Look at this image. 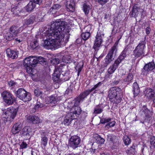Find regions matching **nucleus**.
Returning a JSON list of instances; mask_svg holds the SVG:
<instances>
[{"mask_svg": "<svg viewBox=\"0 0 155 155\" xmlns=\"http://www.w3.org/2000/svg\"><path fill=\"white\" fill-rule=\"evenodd\" d=\"M66 25V23L64 21H56L54 22L50 29L46 31V36L55 40L59 46L64 45L68 41V40L64 41V30Z\"/></svg>", "mask_w": 155, "mask_h": 155, "instance_id": "1", "label": "nucleus"}, {"mask_svg": "<svg viewBox=\"0 0 155 155\" xmlns=\"http://www.w3.org/2000/svg\"><path fill=\"white\" fill-rule=\"evenodd\" d=\"M37 57L35 56H30L25 59L24 65L26 68V71L29 73L32 74V67L35 66L37 64Z\"/></svg>", "mask_w": 155, "mask_h": 155, "instance_id": "2", "label": "nucleus"}, {"mask_svg": "<svg viewBox=\"0 0 155 155\" xmlns=\"http://www.w3.org/2000/svg\"><path fill=\"white\" fill-rule=\"evenodd\" d=\"M121 92L120 88L114 87L110 88L109 91L108 97L110 99H114V101L117 103L120 102V98L118 97V95Z\"/></svg>", "mask_w": 155, "mask_h": 155, "instance_id": "3", "label": "nucleus"}, {"mask_svg": "<svg viewBox=\"0 0 155 155\" xmlns=\"http://www.w3.org/2000/svg\"><path fill=\"white\" fill-rule=\"evenodd\" d=\"M16 109L14 108L13 107H10L8 108L6 111L3 112L2 117L5 118L6 120H8L9 117V120H11V119H13L17 113Z\"/></svg>", "mask_w": 155, "mask_h": 155, "instance_id": "4", "label": "nucleus"}, {"mask_svg": "<svg viewBox=\"0 0 155 155\" xmlns=\"http://www.w3.org/2000/svg\"><path fill=\"white\" fill-rule=\"evenodd\" d=\"M16 94L17 96L23 101H29L31 99L30 94L28 93L23 89H19L16 92Z\"/></svg>", "mask_w": 155, "mask_h": 155, "instance_id": "5", "label": "nucleus"}, {"mask_svg": "<svg viewBox=\"0 0 155 155\" xmlns=\"http://www.w3.org/2000/svg\"><path fill=\"white\" fill-rule=\"evenodd\" d=\"M45 35L47 39L45 40L44 42L43 46L47 49H52L53 48H58L59 46L56 43V41L52 38H50L47 36L45 34Z\"/></svg>", "mask_w": 155, "mask_h": 155, "instance_id": "6", "label": "nucleus"}, {"mask_svg": "<svg viewBox=\"0 0 155 155\" xmlns=\"http://www.w3.org/2000/svg\"><path fill=\"white\" fill-rule=\"evenodd\" d=\"M117 48L116 46H113L109 50L106 56L105 62L106 64H109L114 58L116 54Z\"/></svg>", "mask_w": 155, "mask_h": 155, "instance_id": "7", "label": "nucleus"}, {"mask_svg": "<svg viewBox=\"0 0 155 155\" xmlns=\"http://www.w3.org/2000/svg\"><path fill=\"white\" fill-rule=\"evenodd\" d=\"M155 68L154 63L150 62L146 64L142 69L141 74L144 76H147Z\"/></svg>", "mask_w": 155, "mask_h": 155, "instance_id": "8", "label": "nucleus"}, {"mask_svg": "<svg viewBox=\"0 0 155 155\" xmlns=\"http://www.w3.org/2000/svg\"><path fill=\"white\" fill-rule=\"evenodd\" d=\"M3 101L7 104L10 105L13 103L12 95L8 91H4L2 94Z\"/></svg>", "mask_w": 155, "mask_h": 155, "instance_id": "9", "label": "nucleus"}, {"mask_svg": "<svg viewBox=\"0 0 155 155\" xmlns=\"http://www.w3.org/2000/svg\"><path fill=\"white\" fill-rule=\"evenodd\" d=\"M70 140L69 146L73 149H76L79 146L81 140L80 137L76 135L71 137Z\"/></svg>", "mask_w": 155, "mask_h": 155, "instance_id": "10", "label": "nucleus"}, {"mask_svg": "<svg viewBox=\"0 0 155 155\" xmlns=\"http://www.w3.org/2000/svg\"><path fill=\"white\" fill-rule=\"evenodd\" d=\"M104 34L100 32H98L96 37V39L95 41L93 48L96 49L98 47H100L103 41V38Z\"/></svg>", "mask_w": 155, "mask_h": 155, "instance_id": "11", "label": "nucleus"}, {"mask_svg": "<svg viewBox=\"0 0 155 155\" xmlns=\"http://www.w3.org/2000/svg\"><path fill=\"white\" fill-rule=\"evenodd\" d=\"M64 68L63 66H60L56 68L53 75V79L55 81L58 80L61 74L63 75L65 73L64 72Z\"/></svg>", "mask_w": 155, "mask_h": 155, "instance_id": "12", "label": "nucleus"}, {"mask_svg": "<svg viewBox=\"0 0 155 155\" xmlns=\"http://www.w3.org/2000/svg\"><path fill=\"white\" fill-rule=\"evenodd\" d=\"M6 52L8 57L12 59L17 58L19 54V52L16 49L12 50L9 48L6 49Z\"/></svg>", "mask_w": 155, "mask_h": 155, "instance_id": "13", "label": "nucleus"}, {"mask_svg": "<svg viewBox=\"0 0 155 155\" xmlns=\"http://www.w3.org/2000/svg\"><path fill=\"white\" fill-rule=\"evenodd\" d=\"M145 96L148 100L152 99L155 98V92L154 91L150 88H147L144 91Z\"/></svg>", "mask_w": 155, "mask_h": 155, "instance_id": "14", "label": "nucleus"}, {"mask_svg": "<svg viewBox=\"0 0 155 155\" xmlns=\"http://www.w3.org/2000/svg\"><path fill=\"white\" fill-rule=\"evenodd\" d=\"M66 6L68 11L72 12L74 11L75 3L74 0H66Z\"/></svg>", "mask_w": 155, "mask_h": 155, "instance_id": "15", "label": "nucleus"}, {"mask_svg": "<svg viewBox=\"0 0 155 155\" xmlns=\"http://www.w3.org/2000/svg\"><path fill=\"white\" fill-rule=\"evenodd\" d=\"M81 111L82 110L80 107L78 106H74L71 108V112L69 113L72 114V115L74 117V119H75V117H78V116L81 114Z\"/></svg>", "mask_w": 155, "mask_h": 155, "instance_id": "16", "label": "nucleus"}, {"mask_svg": "<svg viewBox=\"0 0 155 155\" xmlns=\"http://www.w3.org/2000/svg\"><path fill=\"white\" fill-rule=\"evenodd\" d=\"M27 120L29 122L33 124H37L41 122L39 117L36 116L30 115L27 117Z\"/></svg>", "mask_w": 155, "mask_h": 155, "instance_id": "17", "label": "nucleus"}, {"mask_svg": "<svg viewBox=\"0 0 155 155\" xmlns=\"http://www.w3.org/2000/svg\"><path fill=\"white\" fill-rule=\"evenodd\" d=\"M74 119V117L72 115V114H68L64 118L63 124L65 125H69L72 120Z\"/></svg>", "mask_w": 155, "mask_h": 155, "instance_id": "18", "label": "nucleus"}, {"mask_svg": "<svg viewBox=\"0 0 155 155\" xmlns=\"http://www.w3.org/2000/svg\"><path fill=\"white\" fill-rule=\"evenodd\" d=\"M88 90H86L80 94V95L76 99L77 102L80 103L83 101V100L90 93Z\"/></svg>", "mask_w": 155, "mask_h": 155, "instance_id": "19", "label": "nucleus"}, {"mask_svg": "<svg viewBox=\"0 0 155 155\" xmlns=\"http://www.w3.org/2000/svg\"><path fill=\"white\" fill-rule=\"evenodd\" d=\"M22 128V124L20 122H18L15 124L13 126L12 131L14 134H15L18 133L21 130Z\"/></svg>", "mask_w": 155, "mask_h": 155, "instance_id": "20", "label": "nucleus"}, {"mask_svg": "<svg viewBox=\"0 0 155 155\" xmlns=\"http://www.w3.org/2000/svg\"><path fill=\"white\" fill-rule=\"evenodd\" d=\"M120 64L119 62L116 60L113 64L110 66L108 69V73L110 74L113 73L118 68Z\"/></svg>", "mask_w": 155, "mask_h": 155, "instance_id": "21", "label": "nucleus"}, {"mask_svg": "<svg viewBox=\"0 0 155 155\" xmlns=\"http://www.w3.org/2000/svg\"><path fill=\"white\" fill-rule=\"evenodd\" d=\"M146 37H145L143 40L140 41L138 45L136 47L135 49L138 50L143 51H144V49L145 48V44Z\"/></svg>", "mask_w": 155, "mask_h": 155, "instance_id": "22", "label": "nucleus"}, {"mask_svg": "<svg viewBox=\"0 0 155 155\" xmlns=\"http://www.w3.org/2000/svg\"><path fill=\"white\" fill-rule=\"evenodd\" d=\"M47 134L45 132H42L41 134V143L44 147H45L47 144L48 139L47 137Z\"/></svg>", "mask_w": 155, "mask_h": 155, "instance_id": "23", "label": "nucleus"}, {"mask_svg": "<svg viewBox=\"0 0 155 155\" xmlns=\"http://www.w3.org/2000/svg\"><path fill=\"white\" fill-rule=\"evenodd\" d=\"M36 18L34 15L31 16L29 18L24 20V25L27 26L32 25L35 21Z\"/></svg>", "mask_w": 155, "mask_h": 155, "instance_id": "24", "label": "nucleus"}, {"mask_svg": "<svg viewBox=\"0 0 155 155\" xmlns=\"http://www.w3.org/2000/svg\"><path fill=\"white\" fill-rule=\"evenodd\" d=\"M140 10V8L138 6V5L136 4L133 7L131 12L132 17H136L137 15L138 12Z\"/></svg>", "mask_w": 155, "mask_h": 155, "instance_id": "25", "label": "nucleus"}, {"mask_svg": "<svg viewBox=\"0 0 155 155\" xmlns=\"http://www.w3.org/2000/svg\"><path fill=\"white\" fill-rule=\"evenodd\" d=\"M107 140L112 142L113 144L118 143V141L117 137L113 134H109L107 136Z\"/></svg>", "mask_w": 155, "mask_h": 155, "instance_id": "26", "label": "nucleus"}, {"mask_svg": "<svg viewBox=\"0 0 155 155\" xmlns=\"http://www.w3.org/2000/svg\"><path fill=\"white\" fill-rule=\"evenodd\" d=\"M133 52L134 53V55L135 56V59L139 57H140L141 58L145 56V55L144 54V51H143L135 49Z\"/></svg>", "mask_w": 155, "mask_h": 155, "instance_id": "27", "label": "nucleus"}, {"mask_svg": "<svg viewBox=\"0 0 155 155\" xmlns=\"http://www.w3.org/2000/svg\"><path fill=\"white\" fill-rule=\"evenodd\" d=\"M34 93L36 96L40 97L41 98H43L45 95V91L44 92L43 90L38 89L35 90Z\"/></svg>", "mask_w": 155, "mask_h": 155, "instance_id": "28", "label": "nucleus"}, {"mask_svg": "<svg viewBox=\"0 0 155 155\" xmlns=\"http://www.w3.org/2000/svg\"><path fill=\"white\" fill-rule=\"evenodd\" d=\"M31 131V129L30 127H25L23 128L20 132V134L24 136H29Z\"/></svg>", "mask_w": 155, "mask_h": 155, "instance_id": "29", "label": "nucleus"}, {"mask_svg": "<svg viewBox=\"0 0 155 155\" xmlns=\"http://www.w3.org/2000/svg\"><path fill=\"white\" fill-rule=\"evenodd\" d=\"M46 100L48 102V103H53L54 104H55L59 101L57 97H55L53 95L47 97Z\"/></svg>", "mask_w": 155, "mask_h": 155, "instance_id": "30", "label": "nucleus"}, {"mask_svg": "<svg viewBox=\"0 0 155 155\" xmlns=\"http://www.w3.org/2000/svg\"><path fill=\"white\" fill-rule=\"evenodd\" d=\"M133 91L134 96H137L140 92V89L137 83V82L134 83L133 85Z\"/></svg>", "mask_w": 155, "mask_h": 155, "instance_id": "31", "label": "nucleus"}, {"mask_svg": "<svg viewBox=\"0 0 155 155\" xmlns=\"http://www.w3.org/2000/svg\"><path fill=\"white\" fill-rule=\"evenodd\" d=\"M35 5L32 1L30 2L25 7V9L28 12H31L35 8Z\"/></svg>", "mask_w": 155, "mask_h": 155, "instance_id": "32", "label": "nucleus"}, {"mask_svg": "<svg viewBox=\"0 0 155 155\" xmlns=\"http://www.w3.org/2000/svg\"><path fill=\"white\" fill-rule=\"evenodd\" d=\"M11 11L14 15H19V14L21 12V10L18 6L14 7L12 8Z\"/></svg>", "mask_w": 155, "mask_h": 155, "instance_id": "33", "label": "nucleus"}, {"mask_svg": "<svg viewBox=\"0 0 155 155\" xmlns=\"http://www.w3.org/2000/svg\"><path fill=\"white\" fill-rule=\"evenodd\" d=\"M91 9V6L88 5L86 3H84L83 6V10L86 15H87Z\"/></svg>", "mask_w": 155, "mask_h": 155, "instance_id": "34", "label": "nucleus"}, {"mask_svg": "<svg viewBox=\"0 0 155 155\" xmlns=\"http://www.w3.org/2000/svg\"><path fill=\"white\" fill-rule=\"evenodd\" d=\"M44 106V104L41 103L40 102H37L34 108L31 111V113H32L35 112L39 108L42 107Z\"/></svg>", "mask_w": 155, "mask_h": 155, "instance_id": "35", "label": "nucleus"}, {"mask_svg": "<svg viewBox=\"0 0 155 155\" xmlns=\"http://www.w3.org/2000/svg\"><path fill=\"white\" fill-rule=\"evenodd\" d=\"M126 53H127L125 52V50L123 51L120 55L116 60L119 62L120 63H121L122 61L126 57Z\"/></svg>", "mask_w": 155, "mask_h": 155, "instance_id": "36", "label": "nucleus"}, {"mask_svg": "<svg viewBox=\"0 0 155 155\" xmlns=\"http://www.w3.org/2000/svg\"><path fill=\"white\" fill-rule=\"evenodd\" d=\"M140 112H141L142 114L144 115L146 117H149L148 114L150 113V111L146 106H143L142 109L141 110Z\"/></svg>", "mask_w": 155, "mask_h": 155, "instance_id": "37", "label": "nucleus"}, {"mask_svg": "<svg viewBox=\"0 0 155 155\" xmlns=\"http://www.w3.org/2000/svg\"><path fill=\"white\" fill-rule=\"evenodd\" d=\"M61 62L66 63H69L71 61V57L69 55H64L62 57Z\"/></svg>", "mask_w": 155, "mask_h": 155, "instance_id": "38", "label": "nucleus"}, {"mask_svg": "<svg viewBox=\"0 0 155 155\" xmlns=\"http://www.w3.org/2000/svg\"><path fill=\"white\" fill-rule=\"evenodd\" d=\"M91 34L90 32H83L82 33L81 35V37L82 38L84 41H86L90 37Z\"/></svg>", "mask_w": 155, "mask_h": 155, "instance_id": "39", "label": "nucleus"}, {"mask_svg": "<svg viewBox=\"0 0 155 155\" xmlns=\"http://www.w3.org/2000/svg\"><path fill=\"white\" fill-rule=\"evenodd\" d=\"M94 137H95L97 142L98 143L102 144L104 143L105 141L104 139L101 138L100 136L96 134L95 135Z\"/></svg>", "mask_w": 155, "mask_h": 155, "instance_id": "40", "label": "nucleus"}, {"mask_svg": "<svg viewBox=\"0 0 155 155\" xmlns=\"http://www.w3.org/2000/svg\"><path fill=\"white\" fill-rule=\"evenodd\" d=\"M9 32L15 36L18 34L17 28L16 26H12L10 28Z\"/></svg>", "mask_w": 155, "mask_h": 155, "instance_id": "41", "label": "nucleus"}, {"mask_svg": "<svg viewBox=\"0 0 155 155\" xmlns=\"http://www.w3.org/2000/svg\"><path fill=\"white\" fill-rule=\"evenodd\" d=\"M133 76L131 74H129L126 78L124 79V81L127 83H129L133 80Z\"/></svg>", "mask_w": 155, "mask_h": 155, "instance_id": "42", "label": "nucleus"}, {"mask_svg": "<svg viewBox=\"0 0 155 155\" xmlns=\"http://www.w3.org/2000/svg\"><path fill=\"white\" fill-rule=\"evenodd\" d=\"M6 35H5V38L6 40L8 41H10L13 39L14 37L15 36L9 32L6 33Z\"/></svg>", "mask_w": 155, "mask_h": 155, "instance_id": "43", "label": "nucleus"}, {"mask_svg": "<svg viewBox=\"0 0 155 155\" xmlns=\"http://www.w3.org/2000/svg\"><path fill=\"white\" fill-rule=\"evenodd\" d=\"M38 43L37 40L35 39L30 44V46L32 48L34 49L36 48L38 45Z\"/></svg>", "mask_w": 155, "mask_h": 155, "instance_id": "44", "label": "nucleus"}, {"mask_svg": "<svg viewBox=\"0 0 155 155\" xmlns=\"http://www.w3.org/2000/svg\"><path fill=\"white\" fill-rule=\"evenodd\" d=\"M135 146H134L131 147L127 150V153L128 154H134V153L135 151Z\"/></svg>", "mask_w": 155, "mask_h": 155, "instance_id": "45", "label": "nucleus"}, {"mask_svg": "<svg viewBox=\"0 0 155 155\" xmlns=\"http://www.w3.org/2000/svg\"><path fill=\"white\" fill-rule=\"evenodd\" d=\"M103 111L102 109L99 106H97L94 108V113L98 114L101 113Z\"/></svg>", "mask_w": 155, "mask_h": 155, "instance_id": "46", "label": "nucleus"}, {"mask_svg": "<svg viewBox=\"0 0 155 155\" xmlns=\"http://www.w3.org/2000/svg\"><path fill=\"white\" fill-rule=\"evenodd\" d=\"M111 118H102L100 120V123L102 124H104L111 121Z\"/></svg>", "mask_w": 155, "mask_h": 155, "instance_id": "47", "label": "nucleus"}, {"mask_svg": "<svg viewBox=\"0 0 155 155\" xmlns=\"http://www.w3.org/2000/svg\"><path fill=\"white\" fill-rule=\"evenodd\" d=\"M123 140L125 145H128L131 142L129 138L127 136H125L124 137Z\"/></svg>", "mask_w": 155, "mask_h": 155, "instance_id": "48", "label": "nucleus"}, {"mask_svg": "<svg viewBox=\"0 0 155 155\" xmlns=\"http://www.w3.org/2000/svg\"><path fill=\"white\" fill-rule=\"evenodd\" d=\"M150 142L152 147L155 148V137L152 136L151 137Z\"/></svg>", "mask_w": 155, "mask_h": 155, "instance_id": "49", "label": "nucleus"}, {"mask_svg": "<svg viewBox=\"0 0 155 155\" xmlns=\"http://www.w3.org/2000/svg\"><path fill=\"white\" fill-rule=\"evenodd\" d=\"M8 84L10 86L12 87L13 88L18 86L17 83L15 82L14 81L12 80L8 82Z\"/></svg>", "mask_w": 155, "mask_h": 155, "instance_id": "50", "label": "nucleus"}, {"mask_svg": "<svg viewBox=\"0 0 155 155\" xmlns=\"http://www.w3.org/2000/svg\"><path fill=\"white\" fill-rule=\"evenodd\" d=\"M51 61L54 64H57L61 62V60H60L58 58H55L53 59Z\"/></svg>", "mask_w": 155, "mask_h": 155, "instance_id": "51", "label": "nucleus"}, {"mask_svg": "<svg viewBox=\"0 0 155 155\" xmlns=\"http://www.w3.org/2000/svg\"><path fill=\"white\" fill-rule=\"evenodd\" d=\"M60 6L58 4H56L54 5L51 8L50 10L52 11L53 10H54V11L57 10L58 9L60 8Z\"/></svg>", "mask_w": 155, "mask_h": 155, "instance_id": "52", "label": "nucleus"}, {"mask_svg": "<svg viewBox=\"0 0 155 155\" xmlns=\"http://www.w3.org/2000/svg\"><path fill=\"white\" fill-rule=\"evenodd\" d=\"M91 29V27L90 25H88L86 26H85L84 29L83 30V32H87L88 31V32H90V31Z\"/></svg>", "mask_w": 155, "mask_h": 155, "instance_id": "53", "label": "nucleus"}, {"mask_svg": "<svg viewBox=\"0 0 155 155\" xmlns=\"http://www.w3.org/2000/svg\"><path fill=\"white\" fill-rule=\"evenodd\" d=\"M98 2L101 5H103L107 3L109 0H97Z\"/></svg>", "mask_w": 155, "mask_h": 155, "instance_id": "54", "label": "nucleus"}, {"mask_svg": "<svg viewBox=\"0 0 155 155\" xmlns=\"http://www.w3.org/2000/svg\"><path fill=\"white\" fill-rule=\"evenodd\" d=\"M37 63L38 62H44L45 61L44 58L41 56L38 57V58L37 57Z\"/></svg>", "mask_w": 155, "mask_h": 155, "instance_id": "55", "label": "nucleus"}, {"mask_svg": "<svg viewBox=\"0 0 155 155\" xmlns=\"http://www.w3.org/2000/svg\"><path fill=\"white\" fill-rule=\"evenodd\" d=\"M115 123L114 121H111L108 123L107 125H106V127H108L109 126V127H113L115 125Z\"/></svg>", "mask_w": 155, "mask_h": 155, "instance_id": "56", "label": "nucleus"}, {"mask_svg": "<svg viewBox=\"0 0 155 155\" xmlns=\"http://www.w3.org/2000/svg\"><path fill=\"white\" fill-rule=\"evenodd\" d=\"M130 48V46L128 45L126 46L123 51L125 50V52L127 53V52H128V53L130 52V51H131Z\"/></svg>", "mask_w": 155, "mask_h": 155, "instance_id": "57", "label": "nucleus"}, {"mask_svg": "<svg viewBox=\"0 0 155 155\" xmlns=\"http://www.w3.org/2000/svg\"><path fill=\"white\" fill-rule=\"evenodd\" d=\"M35 4H41L43 0H31Z\"/></svg>", "mask_w": 155, "mask_h": 155, "instance_id": "58", "label": "nucleus"}, {"mask_svg": "<svg viewBox=\"0 0 155 155\" xmlns=\"http://www.w3.org/2000/svg\"><path fill=\"white\" fill-rule=\"evenodd\" d=\"M27 146V143L24 142H23L20 145V147L22 149L25 148Z\"/></svg>", "mask_w": 155, "mask_h": 155, "instance_id": "59", "label": "nucleus"}, {"mask_svg": "<svg viewBox=\"0 0 155 155\" xmlns=\"http://www.w3.org/2000/svg\"><path fill=\"white\" fill-rule=\"evenodd\" d=\"M146 33L147 35H149L151 31V28L149 27H147L146 29Z\"/></svg>", "mask_w": 155, "mask_h": 155, "instance_id": "60", "label": "nucleus"}, {"mask_svg": "<svg viewBox=\"0 0 155 155\" xmlns=\"http://www.w3.org/2000/svg\"><path fill=\"white\" fill-rule=\"evenodd\" d=\"M72 91H73L72 89H71L68 88L65 91V93L66 94H68L70 93H71Z\"/></svg>", "mask_w": 155, "mask_h": 155, "instance_id": "61", "label": "nucleus"}, {"mask_svg": "<svg viewBox=\"0 0 155 155\" xmlns=\"http://www.w3.org/2000/svg\"><path fill=\"white\" fill-rule=\"evenodd\" d=\"M97 88V87L95 85L91 89L88 90L89 91L90 93H91V92L93 91L94 90H95Z\"/></svg>", "mask_w": 155, "mask_h": 155, "instance_id": "62", "label": "nucleus"}, {"mask_svg": "<svg viewBox=\"0 0 155 155\" xmlns=\"http://www.w3.org/2000/svg\"><path fill=\"white\" fill-rule=\"evenodd\" d=\"M97 88V87L95 85L91 89L88 90L89 91L90 93H91V92L93 91L94 90H95Z\"/></svg>", "mask_w": 155, "mask_h": 155, "instance_id": "63", "label": "nucleus"}, {"mask_svg": "<svg viewBox=\"0 0 155 155\" xmlns=\"http://www.w3.org/2000/svg\"><path fill=\"white\" fill-rule=\"evenodd\" d=\"M23 28H24L23 27L21 26V27H20L18 29H17L18 33L22 31L23 30Z\"/></svg>", "mask_w": 155, "mask_h": 155, "instance_id": "64", "label": "nucleus"}]
</instances>
